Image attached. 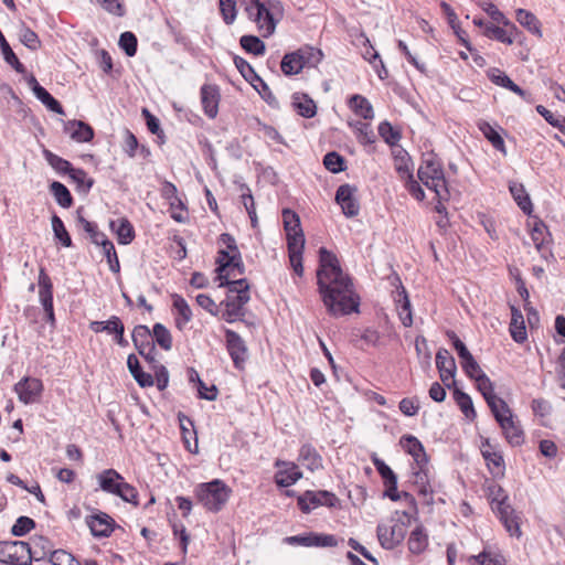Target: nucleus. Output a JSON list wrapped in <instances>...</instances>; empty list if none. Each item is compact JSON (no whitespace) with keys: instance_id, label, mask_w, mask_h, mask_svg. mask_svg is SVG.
Wrapping results in <instances>:
<instances>
[{"instance_id":"obj_1","label":"nucleus","mask_w":565,"mask_h":565,"mask_svg":"<svg viewBox=\"0 0 565 565\" xmlns=\"http://www.w3.org/2000/svg\"><path fill=\"white\" fill-rule=\"evenodd\" d=\"M317 284L330 315L341 317L359 311L360 297L351 277L341 268L337 255L326 247L319 249Z\"/></svg>"},{"instance_id":"obj_2","label":"nucleus","mask_w":565,"mask_h":565,"mask_svg":"<svg viewBox=\"0 0 565 565\" xmlns=\"http://www.w3.org/2000/svg\"><path fill=\"white\" fill-rule=\"evenodd\" d=\"M417 175L420 182L435 193L437 199L436 212H445L446 207L443 202L449 200L450 193L443 162L435 154H428L423 159Z\"/></svg>"},{"instance_id":"obj_3","label":"nucleus","mask_w":565,"mask_h":565,"mask_svg":"<svg viewBox=\"0 0 565 565\" xmlns=\"http://www.w3.org/2000/svg\"><path fill=\"white\" fill-rule=\"evenodd\" d=\"M232 494V489L222 479L201 482L194 488L196 502L212 513L220 512Z\"/></svg>"},{"instance_id":"obj_4","label":"nucleus","mask_w":565,"mask_h":565,"mask_svg":"<svg viewBox=\"0 0 565 565\" xmlns=\"http://www.w3.org/2000/svg\"><path fill=\"white\" fill-rule=\"evenodd\" d=\"M292 220L285 218V235L287 238L288 256L290 267L299 277L303 274L302 253L305 249L306 238L300 226L298 214H290Z\"/></svg>"},{"instance_id":"obj_5","label":"nucleus","mask_w":565,"mask_h":565,"mask_svg":"<svg viewBox=\"0 0 565 565\" xmlns=\"http://www.w3.org/2000/svg\"><path fill=\"white\" fill-rule=\"evenodd\" d=\"M127 369L141 388L151 387L154 384L159 391H164L169 385V371L166 365H160L153 372V374L146 372L137 354L130 353L127 356Z\"/></svg>"},{"instance_id":"obj_6","label":"nucleus","mask_w":565,"mask_h":565,"mask_svg":"<svg viewBox=\"0 0 565 565\" xmlns=\"http://www.w3.org/2000/svg\"><path fill=\"white\" fill-rule=\"evenodd\" d=\"M402 514L406 521L392 518L387 522L379 523L376 535L383 548L393 550L404 541L411 515L405 511Z\"/></svg>"},{"instance_id":"obj_7","label":"nucleus","mask_w":565,"mask_h":565,"mask_svg":"<svg viewBox=\"0 0 565 565\" xmlns=\"http://www.w3.org/2000/svg\"><path fill=\"white\" fill-rule=\"evenodd\" d=\"M245 11L253 20L263 38L271 35L276 29L277 20L270 11L271 2H262L259 0H242Z\"/></svg>"},{"instance_id":"obj_8","label":"nucleus","mask_w":565,"mask_h":565,"mask_svg":"<svg viewBox=\"0 0 565 565\" xmlns=\"http://www.w3.org/2000/svg\"><path fill=\"white\" fill-rule=\"evenodd\" d=\"M39 300L44 311V320L52 329H56L54 311V287L44 266H40L38 276Z\"/></svg>"},{"instance_id":"obj_9","label":"nucleus","mask_w":565,"mask_h":565,"mask_svg":"<svg viewBox=\"0 0 565 565\" xmlns=\"http://www.w3.org/2000/svg\"><path fill=\"white\" fill-rule=\"evenodd\" d=\"M322 57L323 53L311 46L285 54V75L299 74L305 66H316L322 61Z\"/></svg>"},{"instance_id":"obj_10","label":"nucleus","mask_w":565,"mask_h":565,"mask_svg":"<svg viewBox=\"0 0 565 565\" xmlns=\"http://www.w3.org/2000/svg\"><path fill=\"white\" fill-rule=\"evenodd\" d=\"M92 514L85 516V523L94 539H108L121 526L106 512L87 507Z\"/></svg>"},{"instance_id":"obj_11","label":"nucleus","mask_w":565,"mask_h":565,"mask_svg":"<svg viewBox=\"0 0 565 565\" xmlns=\"http://www.w3.org/2000/svg\"><path fill=\"white\" fill-rule=\"evenodd\" d=\"M250 300V295L245 292H238V295H226V298L220 302V307L224 310L221 313V319L227 323H234L235 321H242L247 326L248 323L244 317L246 315L245 305Z\"/></svg>"},{"instance_id":"obj_12","label":"nucleus","mask_w":565,"mask_h":565,"mask_svg":"<svg viewBox=\"0 0 565 565\" xmlns=\"http://www.w3.org/2000/svg\"><path fill=\"white\" fill-rule=\"evenodd\" d=\"M13 391L21 403L30 405L41 401L44 384L41 379L25 375L13 385Z\"/></svg>"},{"instance_id":"obj_13","label":"nucleus","mask_w":565,"mask_h":565,"mask_svg":"<svg viewBox=\"0 0 565 565\" xmlns=\"http://www.w3.org/2000/svg\"><path fill=\"white\" fill-rule=\"evenodd\" d=\"M492 414L500 425L507 441L511 446L515 447L524 443V433L520 425L514 422V416L510 407L509 411H502L500 407Z\"/></svg>"},{"instance_id":"obj_14","label":"nucleus","mask_w":565,"mask_h":565,"mask_svg":"<svg viewBox=\"0 0 565 565\" xmlns=\"http://www.w3.org/2000/svg\"><path fill=\"white\" fill-rule=\"evenodd\" d=\"M297 503L301 512L309 513L320 505L333 508L339 503V499L334 493L326 490L306 491L298 497Z\"/></svg>"},{"instance_id":"obj_15","label":"nucleus","mask_w":565,"mask_h":565,"mask_svg":"<svg viewBox=\"0 0 565 565\" xmlns=\"http://www.w3.org/2000/svg\"><path fill=\"white\" fill-rule=\"evenodd\" d=\"M76 224L86 233L89 242L102 249L103 254L115 248L113 241L99 230L98 224L84 217V214H77Z\"/></svg>"},{"instance_id":"obj_16","label":"nucleus","mask_w":565,"mask_h":565,"mask_svg":"<svg viewBox=\"0 0 565 565\" xmlns=\"http://www.w3.org/2000/svg\"><path fill=\"white\" fill-rule=\"evenodd\" d=\"M225 347L234 366L243 369L247 359V347L242 337L234 330L224 328Z\"/></svg>"},{"instance_id":"obj_17","label":"nucleus","mask_w":565,"mask_h":565,"mask_svg":"<svg viewBox=\"0 0 565 565\" xmlns=\"http://www.w3.org/2000/svg\"><path fill=\"white\" fill-rule=\"evenodd\" d=\"M285 543L307 547H334L338 545V539L332 534L308 532L299 535L285 537Z\"/></svg>"},{"instance_id":"obj_18","label":"nucleus","mask_w":565,"mask_h":565,"mask_svg":"<svg viewBox=\"0 0 565 565\" xmlns=\"http://www.w3.org/2000/svg\"><path fill=\"white\" fill-rule=\"evenodd\" d=\"M527 226L530 228L531 239L535 248L546 258V247L550 245L552 237L546 224L541 221L536 214H527Z\"/></svg>"},{"instance_id":"obj_19","label":"nucleus","mask_w":565,"mask_h":565,"mask_svg":"<svg viewBox=\"0 0 565 565\" xmlns=\"http://www.w3.org/2000/svg\"><path fill=\"white\" fill-rule=\"evenodd\" d=\"M436 367L444 385L448 388L456 386V361L447 349L440 348L436 353Z\"/></svg>"},{"instance_id":"obj_20","label":"nucleus","mask_w":565,"mask_h":565,"mask_svg":"<svg viewBox=\"0 0 565 565\" xmlns=\"http://www.w3.org/2000/svg\"><path fill=\"white\" fill-rule=\"evenodd\" d=\"M477 383V388L486 399L491 413L501 407L502 411H509V405L504 399L498 397L494 393V385L489 376L483 372L476 375L473 379Z\"/></svg>"},{"instance_id":"obj_21","label":"nucleus","mask_w":565,"mask_h":565,"mask_svg":"<svg viewBox=\"0 0 565 565\" xmlns=\"http://www.w3.org/2000/svg\"><path fill=\"white\" fill-rule=\"evenodd\" d=\"M393 285L396 286V290L393 291V298L398 310L399 319L403 326L408 328L413 324L412 306L408 294L398 276L393 277Z\"/></svg>"},{"instance_id":"obj_22","label":"nucleus","mask_w":565,"mask_h":565,"mask_svg":"<svg viewBox=\"0 0 565 565\" xmlns=\"http://www.w3.org/2000/svg\"><path fill=\"white\" fill-rule=\"evenodd\" d=\"M177 419L179 422L184 448L191 454H198V431L195 429L194 419L183 412H178Z\"/></svg>"},{"instance_id":"obj_23","label":"nucleus","mask_w":565,"mask_h":565,"mask_svg":"<svg viewBox=\"0 0 565 565\" xmlns=\"http://www.w3.org/2000/svg\"><path fill=\"white\" fill-rule=\"evenodd\" d=\"M483 34L488 39L497 40L498 42L507 45H512L521 35V31L513 22L510 21V24H502V26L493 23L486 24Z\"/></svg>"},{"instance_id":"obj_24","label":"nucleus","mask_w":565,"mask_h":565,"mask_svg":"<svg viewBox=\"0 0 565 565\" xmlns=\"http://www.w3.org/2000/svg\"><path fill=\"white\" fill-rule=\"evenodd\" d=\"M108 226L119 245H130L136 238L135 226L125 216L109 220Z\"/></svg>"},{"instance_id":"obj_25","label":"nucleus","mask_w":565,"mask_h":565,"mask_svg":"<svg viewBox=\"0 0 565 565\" xmlns=\"http://www.w3.org/2000/svg\"><path fill=\"white\" fill-rule=\"evenodd\" d=\"M171 301L174 326L179 331H183L186 324L192 320V309L184 297L179 294H172Z\"/></svg>"},{"instance_id":"obj_26","label":"nucleus","mask_w":565,"mask_h":565,"mask_svg":"<svg viewBox=\"0 0 565 565\" xmlns=\"http://www.w3.org/2000/svg\"><path fill=\"white\" fill-rule=\"evenodd\" d=\"M481 454L487 462V467L490 473L494 478H502L504 476V460L500 451H497L490 444L489 439H486L481 445Z\"/></svg>"},{"instance_id":"obj_27","label":"nucleus","mask_w":565,"mask_h":565,"mask_svg":"<svg viewBox=\"0 0 565 565\" xmlns=\"http://www.w3.org/2000/svg\"><path fill=\"white\" fill-rule=\"evenodd\" d=\"M98 487L109 494H120V487L125 480L124 476L114 468H107L96 475Z\"/></svg>"},{"instance_id":"obj_28","label":"nucleus","mask_w":565,"mask_h":565,"mask_svg":"<svg viewBox=\"0 0 565 565\" xmlns=\"http://www.w3.org/2000/svg\"><path fill=\"white\" fill-rule=\"evenodd\" d=\"M221 99L220 88L214 84H204L201 87V103L204 114L213 119L217 116Z\"/></svg>"},{"instance_id":"obj_29","label":"nucleus","mask_w":565,"mask_h":565,"mask_svg":"<svg viewBox=\"0 0 565 565\" xmlns=\"http://www.w3.org/2000/svg\"><path fill=\"white\" fill-rule=\"evenodd\" d=\"M64 131L76 142H89L95 132L90 125L82 120H68L64 124Z\"/></svg>"},{"instance_id":"obj_30","label":"nucleus","mask_w":565,"mask_h":565,"mask_svg":"<svg viewBox=\"0 0 565 565\" xmlns=\"http://www.w3.org/2000/svg\"><path fill=\"white\" fill-rule=\"evenodd\" d=\"M413 470V483L417 488L418 494L422 495L427 503H430L433 501V488L429 482L427 465H416Z\"/></svg>"},{"instance_id":"obj_31","label":"nucleus","mask_w":565,"mask_h":565,"mask_svg":"<svg viewBox=\"0 0 565 565\" xmlns=\"http://www.w3.org/2000/svg\"><path fill=\"white\" fill-rule=\"evenodd\" d=\"M356 191V188L350 184H342L338 188L335 201L341 206L342 212H358Z\"/></svg>"},{"instance_id":"obj_32","label":"nucleus","mask_w":565,"mask_h":565,"mask_svg":"<svg viewBox=\"0 0 565 565\" xmlns=\"http://www.w3.org/2000/svg\"><path fill=\"white\" fill-rule=\"evenodd\" d=\"M494 513L498 515L501 523L511 536H521L522 533L520 529V518L516 515L515 510L511 505L500 508V510L494 511Z\"/></svg>"},{"instance_id":"obj_33","label":"nucleus","mask_w":565,"mask_h":565,"mask_svg":"<svg viewBox=\"0 0 565 565\" xmlns=\"http://www.w3.org/2000/svg\"><path fill=\"white\" fill-rule=\"evenodd\" d=\"M348 107L355 116L365 120H371L374 118L373 106L363 95L354 94L350 96L348 99Z\"/></svg>"},{"instance_id":"obj_34","label":"nucleus","mask_w":565,"mask_h":565,"mask_svg":"<svg viewBox=\"0 0 565 565\" xmlns=\"http://www.w3.org/2000/svg\"><path fill=\"white\" fill-rule=\"evenodd\" d=\"M51 224L55 244L64 248L73 247L72 236L58 214H52Z\"/></svg>"},{"instance_id":"obj_35","label":"nucleus","mask_w":565,"mask_h":565,"mask_svg":"<svg viewBox=\"0 0 565 565\" xmlns=\"http://www.w3.org/2000/svg\"><path fill=\"white\" fill-rule=\"evenodd\" d=\"M406 451L414 458L416 465H427L428 458L422 443L412 435L404 436L401 440Z\"/></svg>"},{"instance_id":"obj_36","label":"nucleus","mask_w":565,"mask_h":565,"mask_svg":"<svg viewBox=\"0 0 565 565\" xmlns=\"http://www.w3.org/2000/svg\"><path fill=\"white\" fill-rule=\"evenodd\" d=\"M31 551L30 556H34L35 558H32L33 562H40L45 561L49 558L50 553L53 552L52 547L54 546L53 542L43 535L34 536L31 540Z\"/></svg>"},{"instance_id":"obj_37","label":"nucleus","mask_w":565,"mask_h":565,"mask_svg":"<svg viewBox=\"0 0 565 565\" xmlns=\"http://www.w3.org/2000/svg\"><path fill=\"white\" fill-rule=\"evenodd\" d=\"M477 126L484 136V138L492 145L494 149H497L503 154H507L504 140L495 127H493L490 122L486 120H479Z\"/></svg>"},{"instance_id":"obj_38","label":"nucleus","mask_w":565,"mask_h":565,"mask_svg":"<svg viewBox=\"0 0 565 565\" xmlns=\"http://www.w3.org/2000/svg\"><path fill=\"white\" fill-rule=\"evenodd\" d=\"M167 238L174 243L175 245H170L168 253L171 258L174 260L181 262L188 255L186 243L184 238L179 234V231L175 228H170L167 231Z\"/></svg>"},{"instance_id":"obj_39","label":"nucleus","mask_w":565,"mask_h":565,"mask_svg":"<svg viewBox=\"0 0 565 565\" xmlns=\"http://www.w3.org/2000/svg\"><path fill=\"white\" fill-rule=\"evenodd\" d=\"M152 340L154 348L159 347L163 351H170L173 347V338L171 331L161 322L152 324Z\"/></svg>"},{"instance_id":"obj_40","label":"nucleus","mask_w":565,"mask_h":565,"mask_svg":"<svg viewBox=\"0 0 565 565\" xmlns=\"http://www.w3.org/2000/svg\"><path fill=\"white\" fill-rule=\"evenodd\" d=\"M217 257L224 264L221 265V270L228 268L231 271L236 270L239 275L245 273V265L243 263L242 254L239 250L230 253L227 249L220 248L217 250Z\"/></svg>"},{"instance_id":"obj_41","label":"nucleus","mask_w":565,"mask_h":565,"mask_svg":"<svg viewBox=\"0 0 565 565\" xmlns=\"http://www.w3.org/2000/svg\"><path fill=\"white\" fill-rule=\"evenodd\" d=\"M291 106L298 115L305 118H312L317 114L316 103L307 94H295Z\"/></svg>"},{"instance_id":"obj_42","label":"nucleus","mask_w":565,"mask_h":565,"mask_svg":"<svg viewBox=\"0 0 565 565\" xmlns=\"http://www.w3.org/2000/svg\"><path fill=\"white\" fill-rule=\"evenodd\" d=\"M516 21L525 28L530 33L537 38H542V24L534 13L525 9H518L515 11Z\"/></svg>"},{"instance_id":"obj_43","label":"nucleus","mask_w":565,"mask_h":565,"mask_svg":"<svg viewBox=\"0 0 565 565\" xmlns=\"http://www.w3.org/2000/svg\"><path fill=\"white\" fill-rule=\"evenodd\" d=\"M408 550L412 554H422L428 546V534L423 525H417L409 535Z\"/></svg>"},{"instance_id":"obj_44","label":"nucleus","mask_w":565,"mask_h":565,"mask_svg":"<svg viewBox=\"0 0 565 565\" xmlns=\"http://www.w3.org/2000/svg\"><path fill=\"white\" fill-rule=\"evenodd\" d=\"M490 79L495 85L502 86L514 94L519 95L521 98L525 99L527 96V93L522 89L519 85H516L504 72L494 68L492 70L490 74Z\"/></svg>"},{"instance_id":"obj_45","label":"nucleus","mask_w":565,"mask_h":565,"mask_svg":"<svg viewBox=\"0 0 565 565\" xmlns=\"http://www.w3.org/2000/svg\"><path fill=\"white\" fill-rule=\"evenodd\" d=\"M17 543H22L26 545V548L17 546L8 552V563L9 565H32V558H35L33 555L30 556L31 544L24 541H15Z\"/></svg>"},{"instance_id":"obj_46","label":"nucleus","mask_w":565,"mask_h":565,"mask_svg":"<svg viewBox=\"0 0 565 565\" xmlns=\"http://www.w3.org/2000/svg\"><path fill=\"white\" fill-rule=\"evenodd\" d=\"M512 317H511V323H510V332L512 339L518 342L522 343L526 340V329L523 320V316L520 310L512 307Z\"/></svg>"},{"instance_id":"obj_47","label":"nucleus","mask_w":565,"mask_h":565,"mask_svg":"<svg viewBox=\"0 0 565 565\" xmlns=\"http://www.w3.org/2000/svg\"><path fill=\"white\" fill-rule=\"evenodd\" d=\"M299 460L310 471L318 470L322 466V458L310 445H303L299 452Z\"/></svg>"},{"instance_id":"obj_48","label":"nucleus","mask_w":565,"mask_h":565,"mask_svg":"<svg viewBox=\"0 0 565 565\" xmlns=\"http://www.w3.org/2000/svg\"><path fill=\"white\" fill-rule=\"evenodd\" d=\"M120 322H122L121 318L113 315L105 321H90L88 329L95 333L105 332L109 335H113L120 328Z\"/></svg>"},{"instance_id":"obj_49","label":"nucleus","mask_w":565,"mask_h":565,"mask_svg":"<svg viewBox=\"0 0 565 565\" xmlns=\"http://www.w3.org/2000/svg\"><path fill=\"white\" fill-rule=\"evenodd\" d=\"M394 167L402 179L413 177L411 158L404 149L394 151Z\"/></svg>"},{"instance_id":"obj_50","label":"nucleus","mask_w":565,"mask_h":565,"mask_svg":"<svg viewBox=\"0 0 565 565\" xmlns=\"http://www.w3.org/2000/svg\"><path fill=\"white\" fill-rule=\"evenodd\" d=\"M68 177L76 185V190L82 193H87L94 184V179L88 177L87 172L79 168L72 169Z\"/></svg>"},{"instance_id":"obj_51","label":"nucleus","mask_w":565,"mask_h":565,"mask_svg":"<svg viewBox=\"0 0 565 565\" xmlns=\"http://www.w3.org/2000/svg\"><path fill=\"white\" fill-rule=\"evenodd\" d=\"M454 398L459 406L460 411L463 413V415L470 419L473 420L477 416V413L473 408V403L471 397L459 390L458 387L454 388Z\"/></svg>"},{"instance_id":"obj_52","label":"nucleus","mask_w":565,"mask_h":565,"mask_svg":"<svg viewBox=\"0 0 565 565\" xmlns=\"http://www.w3.org/2000/svg\"><path fill=\"white\" fill-rule=\"evenodd\" d=\"M239 44L246 53L255 56L264 55L266 51L265 43L256 35H243Z\"/></svg>"},{"instance_id":"obj_53","label":"nucleus","mask_w":565,"mask_h":565,"mask_svg":"<svg viewBox=\"0 0 565 565\" xmlns=\"http://www.w3.org/2000/svg\"><path fill=\"white\" fill-rule=\"evenodd\" d=\"M51 193L62 209L71 207L73 198L68 189L61 182L54 181L50 185Z\"/></svg>"},{"instance_id":"obj_54","label":"nucleus","mask_w":565,"mask_h":565,"mask_svg":"<svg viewBox=\"0 0 565 565\" xmlns=\"http://www.w3.org/2000/svg\"><path fill=\"white\" fill-rule=\"evenodd\" d=\"M510 192L522 212H532V202L523 184L512 183Z\"/></svg>"},{"instance_id":"obj_55","label":"nucleus","mask_w":565,"mask_h":565,"mask_svg":"<svg viewBox=\"0 0 565 565\" xmlns=\"http://www.w3.org/2000/svg\"><path fill=\"white\" fill-rule=\"evenodd\" d=\"M349 125L361 145H371L375 141V135L370 124L356 121L355 124Z\"/></svg>"},{"instance_id":"obj_56","label":"nucleus","mask_w":565,"mask_h":565,"mask_svg":"<svg viewBox=\"0 0 565 565\" xmlns=\"http://www.w3.org/2000/svg\"><path fill=\"white\" fill-rule=\"evenodd\" d=\"M36 527V522L26 515L19 516L10 529V533L15 537H23Z\"/></svg>"},{"instance_id":"obj_57","label":"nucleus","mask_w":565,"mask_h":565,"mask_svg":"<svg viewBox=\"0 0 565 565\" xmlns=\"http://www.w3.org/2000/svg\"><path fill=\"white\" fill-rule=\"evenodd\" d=\"M233 61H234L236 68L238 70L241 75L245 78V81H247L255 88H257V85L255 83H256V81H260V77L255 72L253 66L245 58H243L238 55H235Z\"/></svg>"},{"instance_id":"obj_58","label":"nucleus","mask_w":565,"mask_h":565,"mask_svg":"<svg viewBox=\"0 0 565 565\" xmlns=\"http://www.w3.org/2000/svg\"><path fill=\"white\" fill-rule=\"evenodd\" d=\"M488 495L491 502L492 511H498L500 508L510 505L508 503V495L503 488L499 484H491L488 488Z\"/></svg>"},{"instance_id":"obj_59","label":"nucleus","mask_w":565,"mask_h":565,"mask_svg":"<svg viewBox=\"0 0 565 565\" xmlns=\"http://www.w3.org/2000/svg\"><path fill=\"white\" fill-rule=\"evenodd\" d=\"M43 156L47 163L58 173H65L68 174L74 167L72 163L62 157H58L57 154L53 153L52 151L44 149Z\"/></svg>"},{"instance_id":"obj_60","label":"nucleus","mask_w":565,"mask_h":565,"mask_svg":"<svg viewBox=\"0 0 565 565\" xmlns=\"http://www.w3.org/2000/svg\"><path fill=\"white\" fill-rule=\"evenodd\" d=\"M35 97L43 104L45 107L58 115H64V108L61 105V103L54 98L44 87H41L40 89L35 90L34 93Z\"/></svg>"},{"instance_id":"obj_61","label":"nucleus","mask_w":565,"mask_h":565,"mask_svg":"<svg viewBox=\"0 0 565 565\" xmlns=\"http://www.w3.org/2000/svg\"><path fill=\"white\" fill-rule=\"evenodd\" d=\"M120 494H115L116 497L120 498L124 502L130 503L135 508H138L140 505L139 502V492L137 488L130 483H128L126 480H124L121 487H120Z\"/></svg>"},{"instance_id":"obj_62","label":"nucleus","mask_w":565,"mask_h":565,"mask_svg":"<svg viewBox=\"0 0 565 565\" xmlns=\"http://www.w3.org/2000/svg\"><path fill=\"white\" fill-rule=\"evenodd\" d=\"M379 135L390 146H396L402 136L388 121H383L379 125Z\"/></svg>"},{"instance_id":"obj_63","label":"nucleus","mask_w":565,"mask_h":565,"mask_svg":"<svg viewBox=\"0 0 565 565\" xmlns=\"http://www.w3.org/2000/svg\"><path fill=\"white\" fill-rule=\"evenodd\" d=\"M120 49L126 53L127 56L132 57L137 53L138 40L137 36L129 31L120 34L119 42Z\"/></svg>"},{"instance_id":"obj_64","label":"nucleus","mask_w":565,"mask_h":565,"mask_svg":"<svg viewBox=\"0 0 565 565\" xmlns=\"http://www.w3.org/2000/svg\"><path fill=\"white\" fill-rule=\"evenodd\" d=\"M323 164L332 173H339L345 169V160L338 152H328L323 158Z\"/></svg>"}]
</instances>
